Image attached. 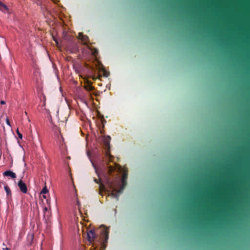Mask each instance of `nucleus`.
<instances>
[{
	"instance_id": "1",
	"label": "nucleus",
	"mask_w": 250,
	"mask_h": 250,
	"mask_svg": "<svg viewBox=\"0 0 250 250\" xmlns=\"http://www.w3.org/2000/svg\"><path fill=\"white\" fill-rule=\"evenodd\" d=\"M110 137H108L104 141V161L106 164V174L104 176L105 180L108 188L111 192L109 196L118 198V193L121 192L123 188L118 189L121 187V183L124 185L125 180L127 177V169L125 167H121L115 162H114V157L110 155L109 151Z\"/></svg>"
},
{
	"instance_id": "2",
	"label": "nucleus",
	"mask_w": 250,
	"mask_h": 250,
	"mask_svg": "<svg viewBox=\"0 0 250 250\" xmlns=\"http://www.w3.org/2000/svg\"><path fill=\"white\" fill-rule=\"evenodd\" d=\"M78 38L81 40L83 44L86 45L87 48L91 51L92 55L95 57V65L98 69L105 72V70L102 63L99 62L97 59V55L98 53L97 49L95 47L89 46L87 42L89 41L88 37L86 35H83L82 33H79Z\"/></svg>"
},
{
	"instance_id": "3",
	"label": "nucleus",
	"mask_w": 250,
	"mask_h": 250,
	"mask_svg": "<svg viewBox=\"0 0 250 250\" xmlns=\"http://www.w3.org/2000/svg\"><path fill=\"white\" fill-rule=\"evenodd\" d=\"M109 230L108 228H104L101 233V244L102 245L101 249H104L106 247V243L108 238Z\"/></svg>"
},
{
	"instance_id": "4",
	"label": "nucleus",
	"mask_w": 250,
	"mask_h": 250,
	"mask_svg": "<svg viewBox=\"0 0 250 250\" xmlns=\"http://www.w3.org/2000/svg\"><path fill=\"white\" fill-rule=\"evenodd\" d=\"M84 88L89 92L88 97L89 99H92V92L94 90V87L91 85V83L87 82L83 85Z\"/></svg>"
},
{
	"instance_id": "5",
	"label": "nucleus",
	"mask_w": 250,
	"mask_h": 250,
	"mask_svg": "<svg viewBox=\"0 0 250 250\" xmlns=\"http://www.w3.org/2000/svg\"><path fill=\"white\" fill-rule=\"evenodd\" d=\"M18 186L22 192L23 193H27V188L26 185L21 180L18 182Z\"/></svg>"
},
{
	"instance_id": "6",
	"label": "nucleus",
	"mask_w": 250,
	"mask_h": 250,
	"mask_svg": "<svg viewBox=\"0 0 250 250\" xmlns=\"http://www.w3.org/2000/svg\"><path fill=\"white\" fill-rule=\"evenodd\" d=\"M87 235L88 240L89 242H92L94 241L96 235L94 233V231L92 230H88L87 232Z\"/></svg>"
},
{
	"instance_id": "7",
	"label": "nucleus",
	"mask_w": 250,
	"mask_h": 250,
	"mask_svg": "<svg viewBox=\"0 0 250 250\" xmlns=\"http://www.w3.org/2000/svg\"><path fill=\"white\" fill-rule=\"evenodd\" d=\"M3 175L5 176H9L12 178L15 179L16 177V175L13 172L8 170L6 171L3 173Z\"/></svg>"
},
{
	"instance_id": "8",
	"label": "nucleus",
	"mask_w": 250,
	"mask_h": 250,
	"mask_svg": "<svg viewBox=\"0 0 250 250\" xmlns=\"http://www.w3.org/2000/svg\"><path fill=\"white\" fill-rule=\"evenodd\" d=\"M0 10L4 13H9L8 7L0 1Z\"/></svg>"
},
{
	"instance_id": "9",
	"label": "nucleus",
	"mask_w": 250,
	"mask_h": 250,
	"mask_svg": "<svg viewBox=\"0 0 250 250\" xmlns=\"http://www.w3.org/2000/svg\"><path fill=\"white\" fill-rule=\"evenodd\" d=\"M43 213L44 216H46L47 218H49L50 216V213L49 210V208L47 207H45L43 208Z\"/></svg>"
},
{
	"instance_id": "10",
	"label": "nucleus",
	"mask_w": 250,
	"mask_h": 250,
	"mask_svg": "<svg viewBox=\"0 0 250 250\" xmlns=\"http://www.w3.org/2000/svg\"><path fill=\"white\" fill-rule=\"evenodd\" d=\"M4 189L7 193V195L8 196L10 195H11V190H10V189L9 188V187L7 185H5Z\"/></svg>"
},
{
	"instance_id": "11",
	"label": "nucleus",
	"mask_w": 250,
	"mask_h": 250,
	"mask_svg": "<svg viewBox=\"0 0 250 250\" xmlns=\"http://www.w3.org/2000/svg\"><path fill=\"white\" fill-rule=\"evenodd\" d=\"M104 190V186L103 184H100L99 186V194H102V191Z\"/></svg>"
},
{
	"instance_id": "12",
	"label": "nucleus",
	"mask_w": 250,
	"mask_h": 250,
	"mask_svg": "<svg viewBox=\"0 0 250 250\" xmlns=\"http://www.w3.org/2000/svg\"><path fill=\"white\" fill-rule=\"evenodd\" d=\"M16 132H17V134H18V137L20 139H22V134L20 132L19 130V129L17 128V130H16Z\"/></svg>"
},
{
	"instance_id": "13",
	"label": "nucleus",
	"mask_w": 250,
	"mask_h": 250,
	"mask_svg": "<svg viewBox=\"0 0 250 250\" xmlns=\"http://www.w3.org/2000/svg\"><path fill=\"white\" fill-rule=\"evenodd\" d=\"M48 192V190H47V188H46V187H44L42 191H41V194L42 193V194H45L47 192Z\"/></svg>"
},
{
	"instance_id": "14",
	"label": "nucleus",
	"mask_w": 250,
	"mask_h": 250,
	"mask_svg": "<svg viewBox=\"0 0 250 250\" xmlns=\"http://www.w3.org/2000/svg\"><path fill=\"white\" fill-rule=\"evenodd\" d=\"M6 123L7 124L9 125V126H11V125H10V121L8 119V118H6Z\"/></svg>"
},
{
	"instance_id": "15",
	"label": "nucleus",
	"mask_w": 250,
	"mask_h": 250,
	"mask_svg": "<svg viewBox=\"0 0 250 250\" xmlns=\"http://www.w3.org/2000/svg\"><path fill=\"white\" fill-rule=\"evenodd\" d=\"M53 38H54V41L56 42V43L57 45H58V41L57 40V39H56V38H55L54 37H53Z\"/></svg>"
},
{
	"instance_id": "16",
	"label": "nucleus",
	"mask_w": 250,
	"mask_h": 250,
	"mask_svg": "<svg viewBox=\"0 0 250 250\" xmlns=\"http://www.w3.org/2000/svg\"><path fill=\"white\" fill-rule=\"evenodd\" d=\"M0 104H5V102L4 101H0Z\"/></svg>"
},
{
	"instance_id": "17",
	"label": "nucleus",
	"mask_w": 250,
	"mask_h": 250,
	"mask_svg": "<svg viewBox=\"0 0 250 250\" xmlns=\"http://www.w3.org/2000/svg\"><path fill=\"white\" fill-rule=\"evenodd\" d=\"M94 181H95L96 183H99V181L98 179H94Z\"/></svg>"
},
{
	"instance_id": "18",
	"label": "nucleus",
	"mask_w": 250,
	"mask_h": 250,
	"mask_svg": "<svg viewBox=\"0 0 250 250\" xmlns=\"http://www.w3.org/2000/svg\"><path fill=\"white\" fill-rule=\"evenodd\" d=\"M97 78V77H96V76H93L92 77V79H93V80H96Z\"/></svg>"
},
{
	"instance_id": "19",
	"label": "nucleus",
	"mask_w": 250,
	"mask_h": 250,
	"mask_svg": "<svg viewBox=\"0 0 250 250\" xmlns=\"http://www.w3.org/2000/svg\"><path fill=\"white\" fill-rule=\"evenodd\" d=\"M3 250H9V249L7 248H3Z\"/></svg>"
},
{
	"instance_id": "20",
	"label": "nucleus",
	"mask_w": 250,
	"mask_h": 250,
	"mask_svg": "<svg viewBox=\"0 0 250 250\" xmlns=\"http://www.w3.org/2000/svg\"><path fill=\"white\" fill-rule=\"evenodd\" d=\"M42 197H43V198H44V199H46V196H45V195H43V196H42Z\"/></svg>"
},
{
	"instance_id": "21",
	"label": "nucleus",
	"mask_w": 250,
	"mask_h": 250,
	"mask_svg": "<svg viewBox=\"0 0 250 250\" xmlns=\"http://www.w3.org/2000/svg\"><path fill=\"white\" fill-rule=\"evenodd\" d=\"M24 113H25V115H27V113L26 111L24 112Z\"/></svg>"
},
{
	"instance_id": "22",
	"label": "nucleus",
	"mask_w": 250,
	"mask_h": 250,
	"mask_svg": "<svg viewBox=\"0 0 250 250\" xmlns=\"http://www.w3.org/2000/svg\"><path fill=\"white\" fill-rule=\"evenodd\" d=\"M46 202L47 204H49V202H48V201L47 200H46Z\"/></svg>"
},
{
	"instance_id": "23",
	"label": "nucleus",
	"mask_w": 250,
	"mask_h": 250,
	"mask_svg": "<svg viewBox=\"0 0 250 250\" xmlns=\"http://www.w3.org/2000/svg\"><path fill=\"white\" fill-rule=\"evenodd\" d=\"M101 77V75H99L98 78H100Z\"/></svg>"
}]
</instances>
